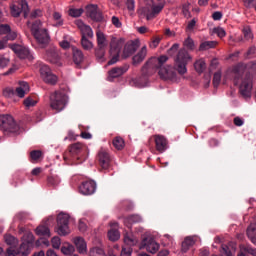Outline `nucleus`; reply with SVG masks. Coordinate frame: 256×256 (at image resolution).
<instances>
[{"label":"nucleus","instance_id":"nucleus-22","mask_svg":"<svg viewBox=\"0 0 256 256\" xmlns=\"http://www.w3.org/2000/svg\"><path fill=\"white\" fill-rule=\"evenodd\" d=\"M129 68L127 67H116V68H113L112 70H110L108 72V81H113V79H117V77H121V75L127 73V70Z\"/></svg>","mask_w":256,"mask_h":256},{"label":"nucleus","instance_id":"nucleus-10","mask_svg":"<svg viewBox=\"0 0 256 256\" xmlns=\"http://www.w3.org/2000/svg\"><path fill=\"white\" fill-rule=\"evenodd\" d=\"M159 76L164 81H171L172 83H179L180 79L177 76V72H175V66H164L159 70Z\"/></svg>","mask_w":256,"mask_h":256},{"label":"nucleus","instance_id":"nucleus-3","mask_svg":"<svg viewBox=\"0 0 256 256\" xmlns=\"http://www.w3.org/2000/svg\"><path fill=\"white\" fill-rule=\"evenodd\" d=\"M31 32L33 37L36 39L37 43L42 47L49 44L51 41V36H49V30L43 26L41 20H36L31 26Z\"/></svg>","mask_w":256,"mask_h":256},{"label":"nucleus","instance_id":"nucleus-35","mask_svg":"<svg viewBox=\"0 0 256 256\" xmlns=\"http://www.w3.org/2000/svg\"><path fill=\"white\" fill-rule=\"evenodd\" d=\"M61 252L63 253V255H73L75 253V246L70 243H65L61 247Z\"/></svg>","mask_w":256,"mask_h":256},{"label":"nucleus","instance_id":"nucleus-32","mask_svg":"<svg viewBox=\"0 0 256 256\" xmlns=\"http://www.w3.org/2000/svg\"><path fill=\"white\" fill-rule=\"evenodd\" d=\"M143 221V218L140 215H131L127 218H125L124 223L126 227L131 228L129 225H133V223H141Z\"/></svg>","mask_w":256,"mask_h":256},{"label":"nucleus","instance_id":"nucleus-50","mask_svg":"<svg viewBox=\"0 0 256 256\" xmlns=\"http://www.w3.org/2000/svg\"><path fill=\"white\" fill-rule=\"evenodd\" d=\"M24 105L27 107V109H30V107H35L37 105V100L29 96L24 100Z\"/></svg>","mask_w":256,"mask_h":256},{"label":"nucleus","instance_id":"nucleus-6","mask_svg":"<svg viewBox=\"0 0 256 256\" xmlns=\"http://www.w3.org/2000/svg\"><path fill=\"white\" fill-rule=\"evenodd\" d=\"M0 127L5 133L19 135V126L15 123L13 116L9 114L0 115Z\"/></svg>","mask_w":256,"mask_h":256},{"label":"nucleus","instance_id":"nucleus-14","mask_svg":"<svg viewBox=\"0 0 256 256\" xmlns=\"http://www.w3.org/2000/svg\"><path fill=\"white\" fill-rule=\"evenodd\" d=\"M138 49H139V40L128 41L124 45L122 57L124 59L131 57V55H133V53H135V51H137Z\"/></svg>","mask_w":256,"mask_h":256},{"label":"nucleus","instance_id":"nucleus-30","mask_svg":"<svg viewBox=\"0 0 256 256\" xmlns=\"http://www.w3.org/2000/svg\"><path fill=\"white\" fill-rule=\"evenodd\" d=\"M247 236L250 239L251 243L256 245V221L251 223L248 227Z\"/></svg>","mask_w":256,"mask_h":256},{"label":"nucleus","instance_id":"nucleus-29","mask_svg":"<svg viewBox=\"0 0 256 256\" xmlns=\"http://www.w3.org/2000/svg\"><path fill=\"white\" fill-rule=\"evenodd\" d=\"M29 93V84L27 82H20L19 86L16 88V95L23 99L25 94Z\"/></svg>","mask_w":256,"mask_h":256},{"label":"nucleus","instance_id":"nucleus-7","mask_svg":"<svg viewBox=\"0 0 256 256\" xmlns=\"http://www.w3.org/2000/svg\"><path fill=\"white\" fill-rule=\"evenodd\" d=\"M151 4L142 8L141 15L147 19V21H151V19H155L159 13H161L165 7V4L158 3L155 4L153 0H150Z\"/></svg>","mask_w":256,"mask_h":256},{"label":"nucleus","instance_id":"nucleus-57","mask_svg":"<svg viewBox=\"0 0 256 256\" xmlns=\"http://www.w3.org/2000/svg\"><path fill=\"white\" fill-rule=\"evenodd\" d=\"M41 155H43V153L39 150H33L30 153V157H31L32 161H39V159H41Z\"/></svg>","mask_w":256,"mask_h":256},{"label":"nucleus","instance_id":"nucleus-27","mask_svg":"<svg viewBox=\"0 0 256 256\" xmlns=\"http://www.w3.org/2000/svg\"><path fill=\"white\" fill-rule=\"evenodd\" d=\"M196 241H197V236L186 237L185 240L182 242V253H187L189 251V248L195 245Z\"/></svg>","mask_w":256,"mask_h":256},{"label":"nucleus","instance_id":"nucleus-49","mask_svg":"<svg viewBox=\"0 0 256 256\" xmlns=\"http://www.w3.org/2000/svg\"><path fill=\"white\" fill-rule=\"evenodd\" d=\"M212 33H214V35H217V37H219L220 39H223V37L227 35V32H225V29H223L222 27L213 28Z\"/></svg>","mask_w":256,"mask_h":256},{"label":"nucleus","instance_id":"nucleus-9","mask_svg":"<svg viewBox=\"0 0 256 256\" xmlns=\"http://www.w3.org/2000/svg\"><path fill=\"white\" fill-rule=\"evenodd\" d=\"M69 219L70 216L67 213H59L57 216V233L62 237L65 235H69L71 233V229H69Z\"/></svg>","mask_w":256,"mask_h":256},{"label":"nucleus","instance_id":"nucleus-26","mask_svg":"<svg viewBox=\"0 0 256 256\" xmlns=\"http://www.w3.org/2000/svg\"><path fill=\"white\" fill-rule=\"evenodd\" d=\"M96 41L98 47H100L101 49H107V45H109V43L107 42V36L101 30H98L96 32Z\"/></svg>","mask_w":256,"mask_h":256},{"label":"nucleus","instance_id":"nucleus-42","mask_svg":"<svg viewBox=\"0 0 256 256\" xmlns=\"http://www.w3.org/2000/svg\"><path fill=\"white\" fill-rule=\"evenodd\" d=\"M53 21H55L54 27H61L63 25V18L61 16V13L54 12L53 13Z\"/></svg>","mask_w":256,"mask_h":256},{"label":"nucleus","instance_id":"nucleus-47","mask_svg":"<svg viewBox=\"0 0 256 256\" xmlns=\"http://www.w3.org/2000/svg\"><path fill=\"white\" fill-rule=\"evenodd\" d=\"M60 47H62V49H69V47H71V37L70 36H64L63 40L60 41Z\"/></svg>","mask_w":256,"mask_h":256},{"label":"nucleus","instance_id":"nucleus-59","mask_svg":"<svg viewBox=\"0 0 256 256\" xmlns=\"http://www.w3.org/2000/svg\"><path fill=\"white\" fill-rule=\"evenodd\" d=\"M78 229L81 233H85V231H87V221H85V219L79 220Z\"/></svg>","mask_w":256,"mask_h":256},{"label":"nucleus","instance_id":"nucleus-23","mask_svg":"<svg viewBox=\"0 0 256 256\" xmlns=\"http://www.w3.org/2000/svg\"><path fill=\"white\" fill-rule=\"evenodd\" d=\"M73 243L76 246L78 253H80L81 255H85V253H87V242H85V239H83V237L74 238Z\"/></svg>","mask_w":256,"mask_h":256},{"label":"nucleus","instance_id":"nucleus-2","mask_svg":"<svg viewBox=\"0 0 256 256\" xmlns=\"http://www.w3.org/2000/svg\"><path fill=\"white\" fill-rule=\"evenodd\" d=\"M193 61L191 54L185 49L182 48L178 51L174 57V69L177 71L178 75H185L187 73V65Z\"/></svg>","mask_w":256,"mask_h":256},{"label":"nucleus","instance_id":"nucleus-48","mask_svg":"<svg viewBox=\"0 0 256 256\" xmlns=\"http://www.w3.org/2000/svg\"><path fill=\"white\" fill-rule=\"evenodd\" d=\"M90 256H105V251H103V248L94 247L89 252Z\"/></svg>","mask_w":256,"mask_h":256},{"label":"nucleus","instance_id":"nucleus-56","mask_svg":"<svg viewBox=\"0 0 256 256\" xmlns=\"http://www.w3.org/2000/svg\"><path fill=\"white\" fill-rule=\"evenodd\" d=\"M220 83H221V71H218L214 73L213 85L214 87H219Z\"/></svg>","mask_w":256,"mask_h":256},{"label":"nucleus","instance_id":"nucleus-39","mask_svg":"<svg viewBox=\"0 0 256 256\" xmlns=\"http://www.w3.org/2000/svg\"><path fill=\"white\" fill-rule=\"evenodd\" d=\"M11 63V58L7 54H0V69H5Z\"/></svg>","mask_w":256,"mask_h":256},{"label":"nucleus","instance_id":"nucleus-64","mask_svg":"<svg viewBox=\"0 0 256 256\" xmlns=\"http://www.w3.org/2000/svg\"><path fill=\"white\" fill-rule=\"evenodd\" d=\"M7 255L8 256H18V255H21V253H19V250L16 251L12 247H10V248L7 249Z\"/></svg>","mask_w":256,"mask_h":256},{"label":"nucleus","instance_id":"nucleus-28","mask_svg":"<svg viewBox=\"0 0 256 256\" xmlns=\"http://www.w3.org/2000/svg\"><path fill=\"white\" fill-rule=\"evenodd\" d=\"M46 59L50 61L53 65L61 66V58L55 50H50L46 52Z\"/></svg>","mask_w":256,"mask_h":256},{"label":"nucleus","instance_id":"nucleus-44","mask_svg":"<svg viewBox=\"0 0 256 256\" xmlns=\"http://www.w3.org/2000/svg\"><path fill=\"white\" fill-rule=\"evenodd\" d=\"M95 55H96V58L98 59V61L103 63V61H105V48L98 47L95 50Z\"/></svg>","mask_w":256,"mask_h":256},{"label":"nucleus","instance_id":"nucleus-55","mask_svg":"<svg viewBox=\"0 0 256 256\" xmlns=\"http://www.w3.org/2000/svg\"><path fill=\"white\" fill-rule=\"evenodd\" d=\"M3 95L7 98L13 97L15 95V89H13V87L4 88Z\"/></svg>","mask_w":256,"mask_h":256},{"label":"nucleus","instance_id":"nucleus-5","mask_svg":"<svg viewBox=\"0 0 256 256\" xmlns=\"http://www.w3.org/2000/svg\"><path fill=\"white\" fill-rule=\"evenodd\" d=\"M67 101H69V97L61 91H55L50 95V107L54 111H57V113L67 107Z\"/></svg>","mask_w":256,"mask_h":256},{"label":"nucleus","instance_id":"nucleus-4","mask_svg":"<svg viewBox=\"0 0 256 256\" xmlns=\"http://www.w3.org/2000/svg\"><path fill=\"white\" fill-rule=\"evenodd\" d=\"M169 61V57L167 56H160L159 58H152L148 60L145 65L142 67L143 75H153L157 69H161L164 63Z\"/></svg>","mask_w":256,"mask_h":256},{"label":"nucleus","instance_id":"nucleus-21","mask_svg":"<svg viewBox=\"0 0 256 256\" xmlns=\"http://www.w3.org/2000/svg\"><path fill=\"white\" fill-rule=\"evenodd\" d=\"M154 139L157 151H159V153H165V151H167V138L163 135H155Z\"/></svg>","mask_w":256,"mask_h":256},{"label":"nucleus","instance_id":"nucleus-8","mask_svg":"<svg viewBox=\"0 0 256 256\" xmlns=\"http://www.w3.org/2000/svg\"><path fill=\"white\" fill-rule=\"evenodd\" d=\"M33 247H35V236L33 233L28 232L22 237V243L18 249V253L22 256H27L31 253Z\"/></svg>","mask_w":256,"mask_h":256},{"label":"nucleus","instance_id":"nucleus-33","mask_svg":"<svg viewBox=\"0 0 256 256\" xmlns=\"http://www.w3.org/2000/svg\"><path fill=\"white\" fill-rule=\"evenodd\" d=\"M36 235H39L40 237H51V231L47 226H38L36 228Z\"/></svg>","mask_w":256,"mask_h":256},{"label":"nucleus","instance_id":"nucleus-11","mask_svg":"<svg viewBox=\"0 0 256 256\" xmlns=\"http://www.w3.org/2000/svg\"><path fill=\"white\" fill-rule=\"evenodd\" d=\"M40 77L43 79V82L48 85H55L57 83V76L53 74L51 68L46 64L40 65Z\"/></svg>","mask_w":256,"mask_h":256},{"label":"nucleus","instance_id":"nucleus-43","mask_svg":"<svg viewBox=\"0 0 256 256\" xmlns=\"http://www.w3.org/2000/svg\"><path fill=\"white\" fill-rule=\"evenodd\" d=\"M242 33L244 35L245 41L253 40V31H251V28L249 26L244 27Z\"/></svg>","mask_w":256,"mask_h":256},{"label":"nucleus","instance_id":"nucleus-41","mask_svg":"<svg viewBox=\"0 0 256 256\" xmlns=\"http://www.w3.org/2000/svg\"><path fill=\"white\" fill-rule=\"evenodd\" d=\"M113 145H114L115 149H118V151H121V149H123V147H125V140H123V138H121V137H116L113 140Z\"/></svg>","mask_w":256,"mask_h":256},{"label":"nucleus","instance_id":"nucleus-60","mask_svg":"<svg viewBox=\"0 0 256 256\" xmlns=\"http://www.w3.org/2000/svg\"><path fill=\"white\" fill-rule=\"evenodd\" d=\"M133 253L132 247H123L120 256H131Z\"/></svg>","mask_w":256,"mask_h":256},{"label":"nucleus","instance_id":"nucleus-54","mask_svg":"<svg viewBox=\"0 0 256 256\" xmlns=\"http://www.w3.org/2000/svg\"><path fill=\"white\" fill-rule=\"evenodd\" d=\"M53 249H60L61 248V238L59 236H55L51 240Z\"/></svg>","mask_w":256,"mask_h":256},{"label":"nucleus","instance_id":"nucleus-31","mask_svg":"<svg viewBox=\"0 0 256 256\" xmlns=\"http://www.w3.org/2000/svg\"><path fill=\"white\" fill-rule=\"evenodd\" d=\"M72 52H73L74 63H76V65L83 63V59H84L83 51H81L79 48L72 47Z\"/></svg>","mask_w":256,"mask_h":256},{"label":"nucleus","instance_id":"nucleus-13","mask_svg":"<svg viewBox=\"0 0 256 256\" xmlns=\"http://www.w3.org/2000/svg\"><path fill=\"white\" fill-rule=\"evenodd\" d=\"M124 45H125V39L111 36L110 50H109L110 55H113V53L120 54L121 49H123Z\"/></svg>","mask_w":256,"mask_h":256},{"label":"nucleus","instance_id":"nucleus-24","mask_svg":"<svg viewBox=\"0 0 256 256\" xmlns=\"http://www.w3.org/2000/svg\"><path fill=\"white\" fill-rule=\"evenodd\" d=\"M98 157L102 169H109V163L111 162V157L109 156V153H107V151L105 150H101L98 154Z\"/></svg>","mask_w":256,"mask_h":256},{"label":"nucleus","instance_id":"nucleus-25","mask_svg":"<svg viewBox=\"0 0 256 256\" xmlns=\"http://www.w3.org/2000/svg\"><path fill=\"white\" fill-rule=\"evenodd\" d=\"M146 57H147V46H143L141 50L136 55L133 56L132 58L133 65H139L140 63H143Z\"/></svg>","mask_w":256,"mask_h":256},{"label":"nucleus","instance_id":"nucleus-46","mask_svg":"<svg viewBox=\"0 0 256 256\" xmlns=\"http://www.w3.org/2000/svg\"><path fill=\"white\" fill-rule=\"evenodd\" d=\"M81 44L86 51H91V49H93V42L89 41L88 38L82 37Z\"/></svg>","mask_w":256,"mask_h":256},{"label":"nucleus","instance_id":"nucleus-15","mask_svg":"<svg viewBox=\"0 0 256 256\" xmlns=\"http://www.w3.org/2000/svg\"><path fill=\"white\" fill-rule=\"evenodd\" d=\"M87 15L92 21H103V13L96 4H90L86 7Z\"/></svg>","mask_w":256,"mask_h":256},{"label":"nucleus","instance_id":"nucleus-58","mask_svg":"<svg viewBox=\"0 0 256 256\" xmlns=\"http://www.w3.org/2000/svg\"><path fill=\"white\" fill-rule=\"evenodd\" d=\"M49 185H52L53 187H56V185H59L61 183V179L57 176H51L48 178Z\"/></svg>","mask_w":256,"mask_h":256},{"label":"nucleus","instance_id":"nucleus-19","mask_svg":"<svg viewBox=\"0 0 256 256\" xmlns=\"http://www.w3.org/2000/svg\"><path fill=\"white\" fill-rule=\"evenodd\" d=\"M20 5H21V8H19V6H17V5L11 6L12 17H19V15H21V11L24 12V17H27V15L29 13V4L27 3V1L22 0L20 2Z\"/></svg>","mask_w":256,"mask_h":256},{"label":"nucleus","instance_id":"nucleus-45","mask_svg":"<svg viewBox=\"0 0 256 256\" xmlns=\"http://www.w3.org/2000/svg\"><path fill=\"white\" fill-rule=\"evenodd\" d=\"M240 251L256 256V249L251 247V245H240Z\"/></svg>","mask_w":256,"mask_h":256},{"label":"nucleus","instance_id":"nucleus-62","mask_svg":"<svg viewBox=\"0 0 256 256\" xmlns=\"http://www.w3.org/2000/svg\"><path fill=\"white\" fill-rule=\"evenodd\" d=\"M126 7L128 11H135V0H127Z\"/></svg>","mask_w":256,"mask_h":256},{"label":"nucleus","instance_id":"nucleus-36","mask_svg":"<svg viewBox=\"0 0 256 256\" xmlns=\"http://www.w3.org/2000/svg\"><path fill=\"white\" fill-rule=\"evenodd\" d=\"M124 243L128 245V247H133L136 243H139V240H137L133 234H126L124 236Z\"/></svg>","mask_w":256,"mask_h":256},{"label":"nucleus","instance_id":"nucleus-1","mask_svg":"<svg viewBox=\"0 0 256 256\" xmlns=\"http://www.w3.org/2000/svg\"><path fill=\"white\" fill-rule=\"evenodd\" d=\"M247 66L238 64L229 72L234 84L239 85V93L244 99H251L253 95V76L245 74Z\"/></svg>","mask_w":256,"mask_h":256},{"label":"nucleus","instance_id":"nucleus-52","mask_svg":"<svg viewBox=\"0 0 256 256\" xmlns=\"http://www.w3.org/2000/svg\"><path fill=\"white\" fill-rule=\"evenodd\" d=\"M70 17H81L83 15V9L82 8H71L69 10Z\"/></svg>","mask_w":256,"mask_h":256},{"label":"nucleus","instance_id":"nucleus-20","mask_svg":"<svg viewBox=\"0 0 256 256\" xmlns=\"http://www.w3.org/2000/svg\"><path fill=\"white\" fill-rule=\"evenodd\" d=\"M0 35H7V41H15L17 39V33L15 31H11V26L7 24H0Z\"/></svg>","mask_w":256,"mask_h":256},{"label":"nucleus","instance_id":"nucleus-18","mask_svg":"<svg viewBox=\"0 0 256 256\" xmlns=\"http://www.w3.org/2000/svg\"><path fill=\"white\" fill-rule=\"evenodd\" d=\"M75 25L80 30L82 37L88 38V39H93L94 33H93V29L91 28V26L83 23V21L80 19L75 21Z\"/></svg>","mask_w":256,"mask_h":256},{"label":"nucleus","instance_id":"nucleus-34","mask_svg":"<svg viewBox=\"0 0 256 256\" xmlns=\"http://www.w3.org/2000/svg\"><path fill=\"white\" fill-rule=\"evenodd\" d=\"M194 68L196 73H203L205 69H207V64L205 63V60L199 59L194 63Z\"/></svg>","mask_w":256,"mask_h":256},{"label":"nucleus","instance_id":"nucleus-17","mask_svg":"<svg viewBox=\"0 0 256 256\" xmlns=\"http://www.w3.org/2000/svg\"><path fill=\"white\" fill-rule=\"evenodd\" d=\"M97 191V184L93 180L83 182L79 187V192L82 195H93Z\"/></svg>","mask_w":256,"mask_h":256},{"label":"nucleus","instance_id":"nucleus-40","mask_svg":"<svg viewBox=\"0 0 256 256\" xmlns=\"http://www.w3.org/2000/svg\"><path fill=\"white\" fill-rule=\"evenodd\" d=\"M120 237H121V234L119 233V230H117V229H111L108 232V238L110 241H119Z\"/></svg>","mask_w":256,"mask_h":256},{"label":"nucleus","instance_id":"nucleus-12","mask_svg":"<svg viewBox=\"0 0 256 256\" xmlns=\"http://www.w3.org/2000/svg\"><path fill=\"white\" fill-rule=\"evenodd\" d=\"M9 47L16 55H18L20 59H28V61H33V54H31V52L22 45L10 44Z\"/></svg>","mask_w":256,"mask_h":256},{"label":"nucleus","instance_id":"nucleus-37","mask_svg":"<svg viewBox=\"0 0 256 256\" xmlns=\"http://www.w3.org/2000/svg\"><path fill=\"white\" fill-rule=\"evenodd\" d=\"M217 47V41H205L200 44V51H207L209 49H214Z\"/></svg>","mask_w":256,"mask_h":256},{"label":"nucleus","instance_id":"nucleus-51","mask_svg":"<svg viewBox=\"0 0 256 256\" xmlns=\"http://www.w3.org/2000/svg\"><path fill=\"white\" fill-rule=\"evenodd\" d=\"M83 149V144L81 143H75L70 146V153H73L74 155H77Z\"/></svg>","mask_w":256,"mask_h":256},{"label":"nucleus","instance_id":"nucleus-61","mask_svg":"<svg viewBox=\"0 0 256 256\" xmlns=\"http://www.w3.org/2000/svg\"><path fill=\"white\" fill-rule=\"evenodd\" d=\"M222 255H224V256H235V253H232L231 250H229V246L222 245Z\"/></svg>","mask_w":256,"mask_h":256},{"label":"nucleus","instance_id":"nucleus-53","mask_svg":"<svg viewBox=\"0 0 256 256\" xmlns=\"http://www.w3.org/2000/svg\"><path fill=\"white\" fill-rule=\"evenodd\" d=\"M184 47H186V49H189L190 51H193V49H195V42L191 39V37H188L184 41Z\"/></svg>","mask_w":256,"mask_h":256},{"label":"nucleus","instance_id":"nucleus-38","mask_svg":"<svg viewBox=\"0 0 256 256\" xmlns=\"http://www.w3.org/2000/svg\"><path fill=\"white\" fill-rule=\"evenodd\" d=\"M4 240L6 245H10V247H15L19 243V240L12 235H5Z\"/></svg>","mask_w":256,"mask_h":256},{"label":"nucleus","instance_id":"nucleus-16","mask_svg":"<svg viewBox=\"0 0 256 256\" xmlns=\"http://www.w3.org/2000/svg\"><path fill=\"white\" fill-rule=\"evenodd\" d=\"M140 249H146L148 253L154 254L159 251V243L153 238H145L140 245Z\"/></svg>","mask_w":256,"mask_h":256},{"label":"nucleus","instance_id":"nucleus-63","mask_svg":"<svg viewBox=\"0 0 256 256\" xmlns=\"http://www.w3.org/2000/svg\"><path fill=\"white\" fill-rule=\"evenodd\" d=\"M110 55H112V58L108 62V65H115V63H117V61H119V54L113 53V54H110Z\"/></svg>","mask_w":256,"mask_h":256}]
</instances>
